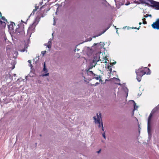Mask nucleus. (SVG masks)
<instances>
[{
    "label": "nucleus",
    "instance_id": "nucleus-59",
    "mask_svg": "<svg viewBox=\"0 0 159 159\" xmlns=\"http://www.w3.org/2000/svg\"><path fill=\"white\" fill-rule=\"evenodd\" d=\"M30 16V15L29 16V17H28V18L27 19V20H29V18H30V16Z\"/></svg>",
    "mask_w": 159,
    "mask_h": 159
},
{
    "label": "nucleus",
    "instance_id": "nucleus-35",
    "mask_svg": "<svg viewBox=\"0 0 159 159\" xmlns=\"http://www.w3.org/2000/svg\"><path fill=\"white\" fill-rule=\"evenodd\" d=\"M4 40H5V42H7V37L6 36H5L4 37Z\"/></svg>",
    "mask_w": 159,
    "mask_h": 159
},
{
    "label": "nucleus",
    "instance_id": "nucleus-1",
    "mask_svg": "<svg viewBox=\"0 0 159 159\" xmlns=\"http://www.w3.org/2000/svg\"><path fill=\"white\" fill-rule=\"evenodd\" d=\"M142 68H143V67L140 68L137 70H136L135 71L137 75L136 79L139 82L141 81L142 77L145 74L150 75L151 74L150 70L147 67L144 68L145 69H148V71L147 72H145L143 70H141V69Z\"/></svg>",
    "mask_w": 159,
    "mask_h": 159
},
{
    "label": "nucleus",
    "instance_id": "nucleus-26",
    "mask_svg": "<svg viewBox=\"0 0 159 159\" xmlns=\"http://www.w3.org/2000/svg\"><path fill=\"white\" fill-rule=\"evenodd\" d=\"M99 84H100L99 83L96 82L94 84H92V85L94 86H97V85Z\"/></svg>",
    "mask_w": 159,
    "mask_h": 159
},
{
    "label": "nucleus",
    "instance_id": "nucleus-33",
    "mask_svg": "<svg viewBox=\"0 0 159 159\" xmlns=\"http://www.w3.org/2000/svg\"><path fill=\"white\" fill-rule=\"evenodd\" d=\"M109 71H110V72H109L108 73L109 74H110L111 73V72H112V68H111L109 69Z\"/></svg>",
    "mask_w": 159,
    "mask_h": 159
},
{
    "label": "nucleus",
    "instance_id": "nucleus-15",
    "mask_svg": "<svg viewBox=\"0 0 159 159\" xmlns=\"http://www.w3.org/2000/svg\"><path fill=\"white\" fill-rule=\"evenodd\" d=\"M2 23L1 24V25L0 27L2 28H5L6 27V23L4 21H2L1 22Z\"/></svg>",
    "mask_w": 159,
    "mask_h": 159
},
{
    "label": "nucleus",
    "instance_id": "nucleus-8",
    "mask_svg": "<svg viewBox=\"0 0 159 159\" xmlns=\"http://www.w3.org/2000/svg\"><path fill=\"white\" fill-rule=\"evenodd\" d=\"M43 71L46 73L45 74H43L41 76L42 77L48 76L49 75V73H47L48 71V70L46 68L45 62H44V64L43 66Z\"/></svg>",
    "mask_w": 159,
    "mask_h": 159
},
{
    "label": "nucleus",
    "instance_id": "nucleus-37",
    "mask_svg": "<svg viewBox=\"0 0 159 159\" xmlns=\"http://www.w3.org/2000/svg\"><path fill=\"white\" fill-rule=\"evenodd\" d=\"M88 72L89 74H91L92 75L93 73V72L92 71H89Z\"/></svg>",
    "mask_w": 159,
    "mask_h": 159
},
{
    "label": "nucleus",
    "instance_id": "nucleus-17",
    "mask_svg": "<svg viewBox=\"0 0 159 159\" xmlns=\"http://www.w3.org/2000/svg\"><path fill=\"white\" fill-rule=\"evenodd\" d=\"M14 55L13 56V58H16L18 55V52L17 51H15L14 52Z\"/></svg>",
    "mask_w": 159,
    "mask_h": 159
},
{
    "label": "nucleus",
    "instance_id": "nucleus-24",
    "mask_svg": "<svg viewBox=\"0 0 159 159\" xmlns=\"http://www.w3.org/2000/svg\"><path fill=\"white\" fill-rule=\"evenodd\" d=\"M100 76H97V77H94L93 78V79H96V80H98L99 79H100Z\"/></svg>",
    "mask_w": 159,
    "mask_h": 159
},
{
    "label": "nucleus",
    "instance_id": "nucleus-9",
    "mask_svg": "<svg viewBox=\"0 0 159 159\" xmlns=\"http://www.w3.org/2000/svg\"><path fill=\"white\" fill-rule=\"evenodd\" d=\"M18 27L16 28L15 31H17L20 32H24V25H22V24L20 23V25H18Z\"/></svg>",
    "mask_w": 159,
    "mask_h": 159
},
{
    "label": "nucleus",
    "instance_id": "nucleus-19",
    "mask_svg": "<svg viewBox=\"0 0 159 159\" xmlns=\"http://www.w3.org/2000/svg\"><path fill=\"white\" fill-rule=\"evenodd\" d=\"M159 107V105L157 107H155L152 111V112L153 113H154L158 109V108Z\"/></svg>",
    "mask_w": 159,
    "mask_h": 159
},
{
    "label": "nucleus",
    "instance_id": "nucleus-58",
    "mask_svg": "<svg viewBox=\"0 0 159 159\" xmlns=\"http://www.w3.org/2000/svg\"><path fill=\"white\" fill-rule=\"evenodd\" d=\"M148 16H149L150 17H152V15H149V14H148Z\"/></svg>",
    "mask_w": 159,
    "mask_h": 159
},
{
    "label": "nucleus",
    "instance_id": "nucleus-22",
    "mask_svg": "<svg viewBox=\"0 0 159 159\" xmlns=\"http://www.w3.org/2000/svg\"><path fill=\"white\" fill-rule=\"evenodd\" d=\"M36 11V9H34L33 10V11L30 14V16L34 15V14L35 12Z\"/></svg>",
    "mask_w": 159,
    "mask_h": 159
},
{
    "label": "nucleus",
    "instance_id": "nucleus-32",
    "mask_svg": "<svg viewBox=\"0 0 159 159\" xmlns=\"http://www.w3.org/2000/svg\"><path fill=\"white\" fill-rule=\"evenodd\" d=\"M46 51H42L41 52V53L43 55H44V54L46 53Z\"/></svg>",
    "mask_w": 159,
    "mask_h": 159
},
{
    "label": "nucleus",
    "instance_id": "nucleus-52",
    "mask_svg": "<svg viewBox=\"0 0 159 159\" xmlns=\"http://www.w3.org/2000/svg\"><path fill=\"white\" fill-rule=\"evenodd\" d=\"M15 64H14V65H13V66H12V69H14L15 67Z\"/></svg>",
    "mask_w": 159,
    "mask_h": 159
},
{
    "label": "nucleus",
    "instance_id": "nucleus-42",
    "mask_svg": "<svg viewBox=\"0 0 159 159\" xmlns=\"http://www.w3.org/2000/svg\"><path fill=\"white\" fill-rule=\"evenodd\" d=\"M143 23L144 24H147V22L146 21H144L143 22Z\"/></svg>",
    "mask_w": 159,
    "mask_h": 159
},
{
    "label": "nucleus",
    "instance_id": "nucleus-7",
    "mask_svg": "<svg viewBox=\"0 0 159 159\" xmlns=\"http://www.w3.org/2000/svg\"><path fill=\"white\" fill-rule=\"evenodd\" d=\"M100 53H96L95 55L93 57V63H95V64H96L97 62L99 61L100 58Z\"/></svg>",
    "mask_w": 159,
    "mask_h": 159
},
{
    "label": "nucleus",
    "instance_id": "nucleus-11",
    "mask_svg": "<svg viewBox=\"0 0 159 159\" xmlns=\"http://www.w3.org/2000/svg\"><path fill=\"white\" fill-rule=\"evenodd\" d=\"M102 44V42H100V43H94L92 47L94 48H96L97 47H98L101 45H102V47H103L104 46V43H103V45Z\"/></svg>",
    "mask_w": 159,
    "mask_h": 159
},
{
    "label": "nucleus",
    "instance_id": "nucleus-25",
    "mask_svg": "<svg viewBox=\"0 0 159 159\" xmlns=\"http://www.w3.org/2000/svg\"><path fill=\"white\" fill-rule=\"evenodd\" d=\"M2 17H1V19L4 20V21H7V20L6 19V18H5V17L4 16H1Z\"/></svg>",
    "mask_w": 159,
    "mask_h": 159
},
{
    "label": "nucleus",
    "instance_id": "nucleus-38",
    "mask_svg": "<svg viewBox=\"0 0 159 159\" xmlns=\"http://www.w3.org/2000/svg\"><path fill=\"white\" fill-rule=\"evenodd\" d=\"M21 22L22 23H24L25 24H27V21L26 20V22L23 21L22 20H21Z\"/></svg>",
    "mask_w": 159,
    "mask_h": 159
},
{
    "label": "nucleus",
    "instance_id": "nucleus-47",
    "mask_svg": "<svg viewBox=\"0 0 159 159\" xmlns=\"http://www.w3.org/2000/svg\"><path fill=\"white\" fill-rule=\"evenodd\" d=\"M39 8V6H36L35 7V8L34 9H36V11Z\"/></svg>",
    "mask_w": 159,
    "mask_h": 159
},
{
    "label": "nucleus",
    "instance_id": "nucleus-54",
    "mask_svg": "<svg viewBox=\"0 0 159 159\" xmlns=\"http://www.w3.org/2000/svg\"><path fill=\"white\" fill-rule=\"evenodd\" d=\"M25 47L27 48L28 47L27 45L25 43Z\"/></svg>",
    "mask_w": 159,
    "mask_h": 159
},
{
    "label": "nucleus",
    "instance_id": "nucleus-61",
    "mask_svg": "<svg viewBox=\"0 0 159 159\" xmlns=\"http://www.w3.org/2000/svg\"><path fill=\"white\" fill-rule=\"evenodd\" d=\"M55 25V20H54V23L53 24V25Z\"/></svg>",
    "mask_w": 159,
    "mask_h": 159
},
{
    "label": "nucleus",
    "instance_id": "nucleus-57",
    "mask_svg": "<svg viewBox=\"0 0 159 159\" xmlns=\"http://www.w3.org/2000/svg\"><path fill=\"white\" fill-rule=\"evenodd\" d=\"M99 81H100V82H102V79H100H100H99Z\"/></svg>",
    "mask_w": 159,
    "mask_h": 159
},
{
    "label": "nucleus",
    "instance_id": "nucleus-21",
    "mask_svg": "<svg viewBox=\"0 0 159 159\" xmlns=\"http://www.w3.org/2000/svg\"><path fill=\"white\" fill-rule=\"evenodd\" d=\"M48 43L49 44L47 45V47L48 48H51L52 42L51 41H49Z\"/></svg>",
    "mask_w": 159,
    "mask_h": 159
},
{
    "label": "nucleus",
    "instance_id": "nucleus-36",
    "mask_svg": "<svg viewBox=\"0 0 159 159\" xmlns=\"http://www.w3.org/2000/svg\"><path fill=\"white\" fill-rule=\"evenodd\" d=\"M116 84H118V85H125V83H124V84H121L120 83H115Z\"/></svg>",
    "mask_w": 159,
    "mask_h": 159
},
{
    "label": "nucleus",
    "instance_id": "nucleus-6",
    "mask_svg": "<svg viewBox=\"0 0 159 159\" xmlns=\"http://www.w3.org/2000/svg\"><path fill=\"white\" fill-rule=\"evenodd\" d=\"M151 26L153 29L159 30V18L157 19L156 21L152 24Z\"/></svg>",
    "mask_w": 159,
    "mask_h": 159
},
{
    "label": "nucleus",
    "instance_id": "nucleus-53",
    "mask_svg": "<svg viewBox=\"0 0 159 159\" xmlns=\"http://www.w3.org/2000/svg\"><path fill=\"white\" fill-rule=\"evenodd\" d=\"M28 63H30V64H31V61H30V60H29L28 61Z\"/></svg>",
    "mask_w": 159,
    "mask_h": 159
},
{
    "label": "nucleus",
    "instance_id": "nucleus-49",
    "mask_svg": "<svg viewBox=\"0 0 159 159\" xmlns=\"http://www.w3.org/2000/svg\"><path fill=\"white\" fill-rule=\"evenodd\" d=\"M32 26H33V25H31L30 26V27H29V30H30V29H31V28L32 27Z\"/></svg>",
    "mask_w": 159,
    "mask_h": 159
},
{
    "label": "nucleus",
    "instance_id": "nucleus-64",
    "mask_svg": "<svg viewBox=\"0 0 159 159\" xmlns=\"http://www.w3.org/2000/svg\"><path fill=\"white\" fill-rule=\"evenodd\" d=\"M0 17L2 16V13L0 11Z\"/></svg>",
    "mask_w": 159,
    "mask_h": 159
},
{
    "label": "nucleus",
    "instance_id": "nucleus-44",
    "mask_svg": "<svg viewBox=\"0 0 159 159\" xmlns=\"http://www.w3.org/2000/svg\"><path fill=\"white\" fill-rule=\"evenodd\" d=\"M29 42H30V39H28L27 41V44H29Z\"/></svg>",
    "mask_w": 159,
    "mask_h": 159
},
{
    "label": "nucleus",
    "instance_id": "nucleus-51",
    "mask_svg": "<svg viewBox=\"0 0 159 159\" xmlns=\"http://www.w3.org/2000/svg\"><path fill=\"white\" fill-rule=\"evenodd\" d=\"M29 77V75H27V76H25V79H26V80H27V78L28 77Z\"/></svg>",
    "mask_w": 159,
    "mask_h": 159
},
{
    "label": "nucleus",
    "instance_id": "nucleus-40",
    "mask_svg": "<svg viewBox=\"0 0 159 159\" xmlns=\"http://www.w3.org/2000/svg\"><path fill=\"white\" fill-rule=\"evenodd\" d=\"M101 149H100L98 151H97V152L98 153H100L101 152Z\"/></svg>",
    "mask_w": 159,
    "mask_h": 159
},
{
    "label": "nucleus",
    "instance_id": "nucleus-56",
    "mask_svg": "<svg viewBox=\"0 0 159 159\" xmlns=\"http://www.w3.org/2000/svg\"><path fill=\"white\" fill-rule=\"evenodd\" d=\"M42 3H43V1H42V2H40V3H39V4H40L41 5H42Z\"/></svg>",
    "mask_w": 159,
    "mask_h": 159
},
{
    "label": "nucleus",
    "instance_id": "nucleus-16",
    "mask_svg": "<svg viewBox=\"0 0 159 159\" xmlns=\"http://www.w3.org/2000/svg\"><path fill=\"white\" fill-rule=\"evenodd\" d=\"M39 60V56L36 57L35 59H34V61L35 63V64H37L38 63Z\"/></svg>",
    "mask_w": 159,
    "mask_h": 159
},
{
    "label": "nucleus",
    "instance_id": "nucleus-5",
    "mask_svg": "<svg viewBox=\"0 0 159 159\" xmlns=\"http://www.w3.org/2000/svg\"><path fill=\"white\" fill-rule=\"evenodd\" d=\"M24 32H20L17 31H14L13 33L12 34V36H13L16 39H17L18 38H20L21 37V35L23 34Z\"/></svg>",
    "mask_w": 159,
    "mask_h": 159
},
{
    "label": "nucleus",
    "instance_id": "nucleus-50",
    "mask_svg": "<svg viewBox=\"0 0 159 159\" xmlns=\"http://www.w3.org/2000/svg\"><path fill=\"white\" fill-rule=\"evenodd\" d=\"M130 3L129 2L128 3H125V5L126 6H127V5H129L130 4Z\"/></svg>",
    "mask_w": 159,
    "mask_h": 159
},
{
    "label": "nucleus",
    "instance_id": "nucleus-18",
    "mask_svg": "<svg viewBox=\"0 0 159 159\" xmlns=\"http://www.w3.org/2000/svg\"><path fill=\"white\" fill-rule=\"evenodd\" d=\"M131 101H132L134 103L133 105H134V109L133 111H134V110H137V109L138 108V106H136V104L135 103V102L134 100H132Z\"/></svg>",
    "mask_w": 159,
    "mask_h": 159
},
{
    "label": "nucleus",
    "instance_id": "nucleus-45",
    "mask_svg": "<svg viewBox=\"0 0 159 159\" xmlns=\"http://www.w3.org/2000/svg\"><path fill=\"white\" fill-rule=\"evenodd\" d=\"M92 40V38H89V40H88L89 41H91Z\"/></svg>",
    "mask_w": 159,
    "mask_h": 159
},
{
    "label": "nucleus",
    "instance_id": "nucleus-4",
    "mask_svg": "<svg viewBox=\"0 0 159 159\" xmlns=\"http://www.w3.org/2000/svg\"><path fill=\"white\" fill-rule=\"evenodd\" d=\"M10 22L11 24L10 25H8V30L10 31V33L12 37V34L13 33L14 31L13 26L14 25L15 26V24L13 22L11 21Z\"/></svg>",
    "mask_w": 159,
    "mask_h": 159
},
{
    "label": "nucleus",
    "instance_id": "nucleus-48",
    "mask_svg": "<svg viewBox=\"0 0 159 159\" xmlns=\"http://www.w3.org/2000/svg\"><path fill=\"white\" fill-rule=\"evenodd\" d=\"M111 66H108L107 67V68L109 69L111 68Z\"/></svg>",
    "mask_w": 159,
    "mask_h": 159
},
{
    "label": "nucleus",
    "instance_id": "nucleus-13",
    "mask_svg": "<svg viewBox=\"0 0 159 159\" xmlns=\"http://www.w3.org/2000/svg\"><path fill=\"white\" fill-rule=\"evenodd\" d=\"M110 27V26L108 27L107 28V29H106L105 30H103L102 32H101L99 34L96 35V36H94L93 37V38H95L96 37H97V36H100L101 35V34H103L104 32H105Z\"/></svg>",
    "mask_w": 159,
    "mask_h": 159
},
{
    "label": "nucleus",
    "instance_id": "nucleus-10",
    "mask_svg": "<svg viewBox=\"0 0 159 159\" xmlns=\"http://www.w3.org/2000/svg\"><path fill=\"white\" fill-rule=\"evenodd\" d=\"M45 15V14L44 13V10L41 11L39 13V16H37L36 18H35V21H36L37 20H38V21H39V19H40V17H43Z\"/></svg>",
    "mask_w": 159,
    "mask_h": 159
},
{
    "label": "nucleus",
    "instance_id": "nucleus-43",
    "mask_svg": "<svg viewBox=\"0 0 159 159\" xmlns=\"http://www.w3.org/2000/svg\"><path fill=\"white\" fill-rule=\"evenodd\" d=\"M92 76H98V75L95 74L94 73H93V74L92 75Z\"/></svg>",
    "mask_w": 159,
    "mask_h": 159
},
{
    "label": "nucleus",
    "instance_id": "nucleus-20",
    "mask_svg": "<svg viewBox=\"0 0 159 159\" xmlns=\"http://www.w3.org/2000/svg\"><path fill=\"white\" fill-rule=\"evenodd\" d=\"M34 73L33 72H32V71H31L30 74L28 75L29 77H33L34 76Z\"/></svg>",
    "mask_w": 159,
    "mask_h": 159
},
{
    "label": "nucleus",
    "instance_id": "nucleus-23",
    "mask_svg": "<svg viewBox=\"0 0 159 159\" xmlns=\"http://www.w3.org/2000/svg\"><path fill=\"white\" fill-rule=\"evenodd\" d=\"M101 125L102 129V131H104V128H103V123H102V120H101Z\"/></svg>",
    "mask_w": 159,
    "mask_h": 159
},
{
    "label": "nucleus",
    "instance_id": "nucleus-63",
    "mask_svg": "<svg viewBox=\"0 0 159 159\" xmlns=\"http://www.w3.org/2000/svg\"><path fill=\"white\" fill-rule=\"evenodd\" d=\"M50 8H48V9H47V11H46V12L48 11L49 10H50Z\"/></svg>",
    "mask_w": 159,
    "mask_h": 159
},
{
    "label": "nucleus",
    "instance_id": "nucleus-60",
    "mask_svg": "<svg viewBox=\"0 0 159 159\" xmlns=\"http://www.w3.org/2000/svg\"><path fill=\"white\" fill-rule=\"evenodd\" d=\"M123 4H124L122 3V2H120V5H123Z\"/></svg>",
    "mask_w": 159,
    "mask_h": 159
},
{
    "label": "nucleus",
    "instance_id": "nucleus-14",
    "mask_svg": "<svg viewBox=\"0 0 159 159\" xmlns=\"http://www.w3.org/2000/svg\"><path fill=\"white\" fill-rule=\"evenodd\" d=\"M123 90L125 91V93L126 94V97L127 96L128 93V89L126 87H123Z\"/></svg>",
    "mask_w": 159,
    "mask_h": 159
},
{
    "label": "nucleus",
    "instance_id": "nucleus-27",
    "mask_svg": "<svg viewBox=\"0 0 159 159\" xmlns=\"http://www.w3.org/2000/svg\"><path fill=\"white\" fill-rule=\"evenodd\" d=\"M102 136L103 137V138L104 139H106V137L105 132H104V133L102 134Z\"/></svg>",
    "mask_w": 159,
    "mask_h": 159
},
{
    "label": "nucleus",
    "instance_id": "nucleus-55",
    "mask_svg": "<svg viewBox=\"0 0 159 159\" xmlns=\"http://www.w3.org/2000/svg\"><path fill=\"white\" fill-rule=\"evenodd\" d=\"M116 81H118L119 82L120 81V80L119 79H118V78L116 79Z\"/></svg>",
    "mask_w": 159,
    "mask_h": 159
},
{
    "label": "nucleus",
    "instance_id": "nucleus-30",
    "mask_svg": "<svg viewBox=\"0 0 159 159\" xmlns=\"http://www.w3.org/2000/svg\"><path fill=\"white\" fill-rule=\"evenodd\" d=\"M46 7V6H45V5H43L40 8V10H42V9H44L45 8V7Z\"/></svg>",
    "mask_w": 159,
    "mask_h": 159
},
{
    "label": "nucleus",
    "instance_id": "nucleus-2",
    "mask_svg": "<svg viewBox=\"0 0 159 159\" xmlns=\"http://www.w3.org/2000/svg\"><path fill=\"white\" fill-rule=\"evenodd\" d=\"M97 118L95 116L93 117V118L95 121V123L98 124V127L99 128L101 127V122L100 121V119H102L101 113L99 114V116L98 115V113H97Z\"/></svg>",
    "mask_w": 159,
    "mask_h": 159
},
{
    "label": "nucleus",
    "instance_id": "nucleus-39",
    "mask_svg": "<svg viewBox=\"0 0 159 159\" xmlns=\"http://www.w3.org/2000/svg\"><path fill=\"white\" fill-rule=\"evenodd\" d=\"M116 63V61H115V62H114L112 63H111V65L112 64V65H113L115 64Z\"/></svg>",
    "mask_w": 159,
    "mask_h": 159
},
{
    "label": "nucleus",
    "instance_id": "nucleus-29",
    "mask_svg": "<svg viewBox=\"0 0 159 159\" xmlns=\"http://www.w3.org/2000/svg\"><path fill=\"white\" fill-rule=\"evenodd\" d=\"M150 135H149V134H148V138L150 139V138L152 137V133H151V129L150 132Z\"/></svg>",
    "mask_w": 159,
    "mask_h": 159
},
{
    "label": "nucleus",
    "instance_id": "nucleus-62",
    "mask_svg": "<svg viewBox=\"0 0 159 159\" xmlns=\"http://www.w3.org/2000/svg\"><path fill=\"white\" fill-rule=\"evenodd\" d=\"M116 79H117V78H116V77H113V78H112V79H115V80H116Z\"/></svg>",
    "mask_w": 159,
    "mask_h": 159
},
{
    "label": "nucleus",
    "instance_id": "nucleus-28",
    "mask_svg": "<svg viewBox=\"0 0 159 159\" xmlns=\"http://www.w3.org/2000/svg\"><path fill=\"white\" fill-rule=\"evenodd\" d=\"M111 80V79H110V80H107V79H106L105 80V82H104V83H103V84H105L106 82L107 81H110Z\"/></svg>",
    "mask_w": 159,
    "mask_h": 159
},
{
    "label": "nucleus",
    "instance_id": "nucleus-41",
    "mask_svg": "<svg viewBox=\"0 0 159 159\" xmlns=\"http://www.w3.org/2000/svg\"><path fill=\"white\" fill-rule=\"evenodd\" d=\"M144 16L145 18H147L148 17V14H147L146 15Z\"/></svg>",
    "mask_w": 159,
    "mask_h": 159
},
{
    "label": "nucleus",
    "instance_id": "nucleus-3",
    "mask_svg": "<svg viewBox=\"0 0 159 159\" xmlns=\"http://www.w3.org/2000/svg\"><path fill=\"white\" fill-rule=\"evenodd\" d=\"M152 116V114L151 113L149 116L148 120V133L149 135H150V132L151 131V118Z\"/></svg>",
    "mask_w": 159,
    "mask_h": 159
},
{
    "label": "nucleus",
    "instance_id": "nucleus-31",
    "mask_svg": "<svg viewBox=\"0 0 159 159\" xmlns=\"http://www.w3.org/2000/svg\"><path fill=\"white\" fill-rule=\"evenodd\" d=\"M134 3H136L137 4H140V2H139V1H134Z\"/></svg>",
    "mask_w": 159,
    "mask_h": 159
},
{
    "label": "nucleus",
    "instance_id": "nucleus-46",
    "mask_svg": "<svg viewBox=\"0 0 159 159\" xmlns=\"http://www.w3.org/2000/svg\"><path fill=\"white\" fill-rule=\"evenodd\" d=\"M29 66L31 67V69H32V67H33L32 65L31 64H30V65H29Z\"/></svg>",
    "mask_w": 159,
    "mask_h": 159
},
{
    "label": "nucleus",
    "instance_id": "nucleus-12",
    "mask_svg": "<svg viewBox=\"0 0 159 159\" xmlns=\"http://www.w3.org/2000/svg\"><path fill=\"white\" fill-rule=\"evenodd\" d=\"M146 1H148V0H141L140 1H139L140 4H146L147 5H148V6H150L149 4L148 3L146 2Z\"/></svg>",
    "mask_w": 159,
    "mask_h": 159
},
{
    "label": "nucleus",
    "instance_id": "nucleus-34",
    "mask_svg": "<svg viewBox=\"0 0 159 159\" xmlns=\"http://www.w3.org/2000/svg\"><path fill=\"white\" fill-rule=\"evenodd\" d=\"M140 26H139V27L138 28H137V27H132V29H137L138 30H139L140 28Z\"/></svg>",
    "mask_w": 159,
    "mask_h": 159
}]
</instances>
